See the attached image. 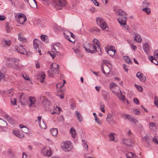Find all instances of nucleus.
<instances>
[{
  "mask_svg": "<svg viewBox=\"0 0 158 158\" xmlns=\"http://www.w3.org/2000/svg\"><path fill=\"white\" fill-rule=\"evenodd\" d=\"M124 60L126 61L129 64H131L132 63V61L130 59V58L128 56H125L124 57Z\"/></svg>",
  "mask_w": 158,
  "mask_h": 158,
  "instance_id": "f704fd0d",
  "label": "nucleus"
},
{
  "mask_svg": "<svg viewBox=\"0 0 158 158\" xmlns=\"http://www.w3.org/2000/svg\"><path fill=\"white\" fill-rule=\"evenodd\" d=\"M18 39L20 42H22L25 43L26 42V39L21 35L19 34L18 35Z\"/></svg>",
  "mask_w": 158,
  "mask_h": 158,
  "instance_id": "cd10ccee",
  "label": "nucleus"
},
{
  "mask_svg": "<svg viewBox=\"0 0 158 158\" xmlns=\"http://www.w3.org/2000/svg\"><path fill=\"white\" fill-rule=\"evenodd\" d=\"M11 103L13 105H15L16 103V99L14 98H11L10 99Z\"/></svg>",
  "mask_w": 158,
  "mask_h": 158,
  "instance_id": "13d9d810",
  "label": "nucleus"
},
{
  "mask_svg": "<svg viewBox=\"0 0 158 158\" xmlns=\"http://www.w3.org/2000/svg\"><path fill=\"white\" fill-rule=\"evenodd\" d=\"M133 101L135 104L137 105H139V101L137 98H134L133 99Z\"/></svg>",
  "mask_w": 158,
  "mask_h": 158,
  "instance_id": "0e129e2a",
  "label": "nucleus"
},
{
  "mask_svg": "<svg viewBox=\"0 0 158 158\" xmlns=\"http://www.w3.org/2000/svg\"><path fill=\"white\" fill-rule=\"evenodd\" d=\"M116 86V84L113 82H111L110 84L109 87L110 89L112 91L114 92L113 89L114 87Z\"/></svg>",
  "mask_w": 158,
  "mask_h": 158,
  "instance_id": "72a5a7b5",
  "label": "nucleus"
},
{
  "mask_svg": "<svg viewBox=\"0 0 158 158\" xmlns=\"http://www.w3.org/2000/svg\"><path fill=\"white\" fill-rule=\"evenodd\" d=\"M59 70H49L48 71V76L50 77H52L56 74L59 73Z\"/></svg>",
  "mask_w": 158,
  "mask_h": 158,
  "instance_id": "9b49d317",
  "label": "nucleus"
},
{
  "mask_svg": "<svg viewBox=\"0 0 158 158\" xmlns=\"http://www.w3.org/2000/svg\"><path fill=\"white\" fill-rule=\"evenodd\" d=\"M143 75V73H142L140 72H138L136 74V76L137 77L139 78V79L142 77Z\"/></svg>",
  "mask_w": 158,
  "mask_h": 158,
  "instance_id": "4d7b16f0",
  "label": "nucleus"
},
{
  "mask_svg": "<svg viewBox=\"0 0 158 158\" xmlns=\"http://www.w3.org/2000/svg\"><path fill=\"white\" fill-rule=\"evenodd\" d=\"M24 1L27 2L29 4H30V2L31 3H33L35 6V4L34 0H24Z\"/></svg>",
  "mask_w": 158,
  "mask_h": 158,
  "instance_id": "6e6d98bb",
  "label": "nucleus"
},
{
  "mask_svg": "<svg viewBox=\"0 0 158 158\" xmlns=\"http://www.w3.org/2000/svg\"><path fill=\"white\" fill-rule=\"evenodd\" d=\"M120 92V96L119 98V99L123 101H124L125 100V96L121 94V91Z\"/></svg>",
  "mask_w": 158,
  "mask_h": 158,
  "instance_id": "603ef678",
  "label": "nucleus"
},
{
  "mask_svg": "<svg viewBox=\"0 0 158 158\" xmlns=\"http://www.w3.org/2000/svg\"><path fill=\"white\" fill-rule=\"evenodd\" d=\"M39 77L38 78V79L41 83H43L44 82L45 79V75L43 72L40 73L38 74Z\"/></svg>",
  "mask_w": 158,
  "mask_h": 158,
  "instance_id": "9d476101",
  "label": "nucleus"
},
{
  "mask_svg": "<svg viewBox=\"0 0 158 158\" xmlns=\"http://www.w3.org/2000/svg\"><path fill=\"white\" fill-rule=\"evenodd\" d=\"M5 29L7 31V33L9 32L10 30L12 28L11 27H10L8 25V23H6L5 25Z\"/></svg>",
  "mask_w": 158,
  "mask_h": 158,
  "instance_id": "ea45409f",
  "label": "nucleus"
},
{
  "mask_svg": "<svg viewBox=\"0 0 158 158\" xmlns=\"http://www.w3.org/2000/svg\"><path fill=\"white\" fill-rule=\"evenodd\" d=\"M46 36L45 35H42L40 36V38L42 40L44 41L46 40Z\"/></svg>",
  "mask_w": 158,
  "mask_h": 158,
  "instance_id": "338daca9",
  "label": "nucleus"
},
{
  "mask_svg": "<svg viewBox=\"0 0 158 158\" xmlns=\"http://www.w3.org/2000/svg\"><path fill=\"white\" fill-rule=\"evenodd\" d=\"M153 56L158 59V49L156 50L153 53Z\"/></svg>",
  "mask_w": 158,
  "mask_h": 158,
  "instance_id": "bf43d9fd",
  "label": "nucleus"
},
{
  "mask_svg": "<svg viewBox=\"0 0 158 158\" xmlns=\"http://www.w3.org/2000/svg\"><path fill=\"white\" fill-rule=\"evenodd\" d=\"M96 21L97 24L99 26L102 30L107 29V24L103 19L100 17H97L96 19Z\"/></svg>",
  "mask_w": 158,
  "mask_h": 158,
  "instance_id": "20e7f679",
  "label": "nucleus"
},
{
  "mask_svg": "<svg viewBox=\"0 0 158 158\" xmlns=\"http://www.w3.org/2000/svg\"><path fill=\"white\" fill-rule=\"evenodd\" d=\"M39 125L41 128H42L43 129H45L47 128L46 125L44 123L43 121V122L41 123L39 122Z\"/></svg>",
  "mask_w": 158,
  "mask_h": 158,
  "instance_id": "09e8293b",
  "label": "nucleus"
},
{
  "mask_svg": "<svg viewBox=\"0 0 158 158\" xmlns=\"http://www.w3.org/2000/svg\"><path fill=\"white\" fill-rule=\"evenodd\" d=\"M118 14L120 16L119 17L122 18L123 21L124 22L127 21V13L122 10H118Z\"/></svg>",
  "mask_w": 158,
  "mask_h": 158,
  "instance_id": "6e6552de",
  "label": "nucleus"
},
{
  "mask_svg": "<svg viewBox=\"0 0 158 158\" xmlns=\"http://www.w3.org/2000/svg\"><path fill=\"white\" fill-rule=\"evenodd\" d=\"M48 53H49L50 55L51 56L52 59H54L55 56L56 54V52H53V51L52 52H48Z\"/></svg>",
  "mask_w": 158,
  "mask_h": 158,
  "instance_id": "3c124183",
  "label": "nucleus"
},
{
  "mask_svg": "<svg viewBox=\"0 0 158 158\" xmlns=\"http://www.w3.org/2000/svg\"><path fill=\"white\" fill-rule=\"evenodd\" d=\"M143 141L146 143L148 144L150 142V140L148 136H144L142 138Z\"/></svg>",
  "mask_w": 158,
  "mask_h": 158,
  "instance_id": "c85d7f7f",
  "label": "nucleus"
},
{
  "mask_svg": "<svg viewBox=\"0 0 158 158\" xmlns=\"http://www.w3.org/2000/svg\"><path fill=\"white\" fill-rule=\"evenodd\" d=\"M150 4V3L148 2L147 0H145L143 3V6L146 7H149Z\"/></svg>",
  "mask_w": 158,
  "mask_h": 158,
  "instance_id": "58836bf2",
  "label": "nucleus"
},
{
  "mask_svg": "<svg viewBox=\"0 0 158 158\" xmlns=\"http://www.w3.org/2000/svg\"><path fill=\"white\" fill-rule=\"evenodd\" d=\"M24 17H26L25 15L24 14L22 13H20V14L17 16V14L16 16H15V20L17 19H19V18Z\"/></svg>",
  "mask_w": 158,
  "mask_h": 158,
  "instance_id": "c9c22d12",
  "label": "nucleus"
},
{
  "mask_svg": "<svg viewBox=\"0 0 158 158\" xmlns=\"http://www.w3.org/2000/svg\"><path fill=\"white\" fill-rule=\"evenodd\" d=\"M19 126L22 129V131L23 132L25 133H27L28 132V129L25 126H23V125L20 124Z\"/></svg>",
  "mask_w": 158,
  "mask_h": 158,
  "instance_id": "7c9ffc66",
  "label": "nucleus"
},
{
  "mask_svg": "<svg viewBox=\"0 0 158 158\" xmlns=\"http://www.w3.org/2000/svg\"><path fill=\"white\" fill-rule=\"evenodd\" d=\"M107 53L110 56H114L115 53L114 52H112V51H111V50H108L107 51Z\"/></svg>",
  "mask_w": 158,
  "mask_h": 158,
  "instance_id": "5fc2aeb1",
  "label": "nucleus"
},
{
  "mask_svg": "<svg viewBox=\"0 0 158 158\" xmlns=\"http://www.w3.org/2000/svg\"><path fill=\"white\" fill-rule=\"evenodd\" d=\"M22 75L25 80H29V77L28 76H27L26 74H23Z\"/></svg>",
  "mask_w": 158,
  "mask_h": 158,
  "instance_id": "69168bd1",
  "label": "nucleus"
},
{
  "mask_svg": "<svg viewBox=\"0 0 158 158\" xmlns=\"http://www.w3.org/2000/svg\"><path fill=\"white\" fill-rule=\"evenodd\" d=\"M149 59L150 60L151 62L154 63L156 65L158 64V61L155 59L156 57L154 56H151L149 57Z\"/></svg>",
  "mask_w": 158,
  "mask_h": 158,
  "instance_id": "aec40b11",
  "label": "nucleus"
},
{
  "mask_svg": "<svg viewBox=\"0 0 158 158\" xmlns=\"http://www.w3.org/2000/svg\"><path fill=\"white\" fill-rule=\"evenodd\" d=\"M73 50L78 57H80L82 56V54L81 53L79 49L78 48L75 49L73 48Z\"/></svg>",
  "mask_w": 158,
  "mask_h": 158,
  "instance_id": "393cba45",
  "label": "nucleus"
},
{
  "mask_svg": "<svg viewBox=\"0 0 158 158\" xmlns=\"http://www.w3.org/2000/svg\"><path fill=\"white\" fill-rule=\"evenodd\" d=\"M58 45L59 44H56L53 45L52 48V50L53 52H56L57 54L59 53V52L57 51V49L58 48Z\"/></svg>",
  "mask_w": 158,
  "mask_h": 158,
  "instance_id": "a878e982",
  "label": "nucleus"
},
{
  "mask_svg": "<svg viewBox=\"0 0 158 158\" xmlns=\"http://www.w3.org/2000/svg\"><path fill=\"white\" fill-rule=\"evenodd\" d=\"M55 30L56 31H61L63 28L59 26L56 25L55 27Z\"/></svg>",
  "mask_w": 158,
  "mask_h": 158,
  "instance_id": "79ce46f5",
  "label": "nucleus"
},
{
  "mask_svg": "<svg viewBox=\"0 0 158 158\" xmlns=\"http://www.w3.org/2000/svg\"><path fill=\"white\" fill-rule=\"evenodd\" d=\"M39 42V41L36 39H34L33 41L34 48L36 51L38 48Z\"/></svg>",
  "mask_w": 158,
  "mask_h": 158,
  "instance_id": "dca6fc26",
  "label": "nucleus"
},
{
  "mask_svg": "<svg viewBox=\"0 0 158 158\" xmlns=\"http://www.w3.org/2000/svg\"><path fill=\"white\" fill-rule=\"evenodd\" d=\"M4 117L5 119L8 121L10 123H11V124L14 123L13 122L14 121V120L11 117L6 114L4 115Z\"/></svg>",
  "mask_w": 158,
  "mask_h": 158,
  "instance_id": "2eb2a0df",
  "label": "nucleus"
},
{
  "mask_svg": "<svg viewBox=\"0 0 158 158\" xmlns=\"http://www.w3.org/2000/svg\"><path fill=\"white\" fill-rule=\"evenodd\" d=\"M13 133L15 135L19 138H22L23 136V135L22 134L19 133V132L17 131H13Z\"/></svg>",
  "mask_w": 158,
  "mask_h": 158,
  "instance_id": "c756f323",
  "label": "nucleus"
},
{
  "mask_svg": "<svg viewBox=\"0 0 158 158\" xmlns=\"http://www.w3.org/2000/svg\"><path fill=\"white\" fill-rule=\"evenodd\" d=\"M34 1L35 4V6L34 4L33 3H31V2H30V4H29V5L32 7L35 8V7H37V5L35 1V0H34Z\"/></svg>",
  "mask_w": 158,
  "mask_h": 158,
  "instance_id": "680f3d73",
  "label": "nucleus"
},
{
  "mask_svg": "<svg viewBox=\"0 0 158 158\" xmlns=\"http://www.w3.org/2000/svg\"><path fill=\"white\" fill-rule=\"evenodd\" d=\"M66 3L65 0H53L52 2V5L56 9L60 10L65 6Z\"/></svg>",
  "mask_w": 158,
  "mask_h": 158,
  "instance_id": "f03ea898",
  "label": "nucleus"
},
{
  "mask_svg": "<svg viewBox=\"0 0 158 158\" xmlns=\"http://www.w3.org/2000/svg\"><path fill=\"white\" fill-rule=\"evenodd\" d=\"M102 94L104 100L107 101L109 98V94L108 92L103 90L102 92Z\"/></svg>",
  "mask_w": 158,
  "mask_h": 158,
  "instance_id": "ddd939ff",
  "label": "nucleus"
},
{
  "mask_svg": "<svg viewBox=\"0 0 158 158\" xmlns=\"http://www.w3.org/2000/svg\"><path fill=\"white\" fill-rule=\"evenodd\" d=\"M143 10L145 11L148 15L150 14L151 11L150 9L149 8L146 7L143 8Z\"/></svg>",
  "mask_w": 158,
  "mask_h": 158,
  "instance_id": "c03bdc74",
  "label": "nucleus"
},
{
  "mask_svg": "<svg viewBox=\"0 0 158 158\" xmlns=\"http://www.w3.org/2000/svg\"><path fill=\"white\" fill-rule=\"evenodd\" d=\"M135 40L138 42L140 43L142 41L141 38L138 33H135L134 37Z\"/></svg>",
  "mask_w": 158,
  "mask_h": 158,
  "instance_id": "4be33fe9",
  "label": "nucleus"
},
{
  "mask_svg": "<svg viewBox=\"0 0 158 158\" xmlns=\"http://www.w3.org/2000/svg\"><path fill=\"white\" fill-rule=\"evenodd\" d=\"M67 34L68 35H70L72 38H74V37H75V35L72 32L69 31H66Z\"/></svg>",
  "mask_w": 158,
  "mask_h": 158,
  "instance_id": "e2e57ef3",
  "label": "nucleus"
},
{
  "mask_svg": "<svg viewBox=\"0 0 158 158\" xmlns=\"http://www.w3.org/2000/svg\"><path fill=\"white\" fill-rule=\"evenodd\" d=\"M41 153L44 156L48 157L51 156L52 155L51 149L48 146H46L42 148L41 150Z\"/></svg>",
  "mask_w": 158,
  "mask_h": 158,
  "instance_id": "39448f33",
  "label": "nucleus"
},
{
  "mask_svg": "<svg viewBox=\"0 0 158 158\" xmlns=\"http://www.w3.org/2000/svg\"><path fill=\"white\" fill-rule=\"evenodd\" d=\"M93 114L94 117L95 121L97 122L98 124H100L101 123V121L99 119L97 118L96 114L95 113H93Z\"/></svg>",
  "mask_w": 158,
  "mask_h": 158,
  "instance_id": "4c0bfd02",
  "label": "nucleus"
},
{
  "mask_svg": "<svg viewBox=\"0 0 158 158\" xmlns=\"http://www.w3.org/2000/svg\"><path fill=\"white\" fill-rule=\"evenodd\" d=\"M50 69H60V66L56 63H53L50 66Z\"/></svg>",
  "mask_w": 158,
  "mask_h": 158,
  "instance_id": "5701e85b",
  "label": "nucleus"
},
{
  "mask_svg": "<svg viewBox=\"0 0 158 158\" xmlns=\"http://www.w3.org/2000/svg\"><path fill=\"white\" fill-rule=\"evenodd\" d=\"M77 117V120L79 122H81L82 121L83 118L81 114L77 111H75Z\"/></svg>",
  "mask_w": 158,
  "mask_h": 158,
  "instance_id": "bb28decb",
  "label": "nucleus"
},
{
  "mask_svg": "<svg viewBox=\"0 0 158 158\" xmlns=\"http://www.w3.org/2000/svg\"><path fill=\"white\" fill-rule=\"evenodd\" d=\"M7 125V123L5 121L1 119H0V127H5Z\"/></svg>",
  "mask_w": 158,
  "mask_h": 158,
  "instance_id": "2f4dec72",
  "label": "nucleus"
},
{
  "mask_svg": "<svg viewBox=\"0 0 158 158\" xmlns=\"http://www.w3.org/2000/svg\"><path fill=\"white\" fill-rule=\"evenodd\" d=\"M134 86L136 87L137 89L140 92H142L143 91V89L141 86H139L136 84H135Z\"/></svg>",
  "mask_w": 158,
  "mask_h": 158,
  "instance_id": "a19ab883",
  "label": "nucleus"
},
{
  "mask_svg": "<svg viewBox=\"0 0 158 158\" xmlns=\"http://www.w3.org/2000/svg\"><path fill=\"white\" fill-rule=\"evenodd\" d=\"M29 101L30 102V103L29 104V106H31L34 105L35 101V99L34 97H30Z\"/></svg>",
  "mask_w": 158,
  "mask_h": 158,
  "instance_id": "b1692460",
  "label": "nucleus"
},
{
  "mask_svg": "<svg viewBox=\"0 0 158 158\" xmlns=\"http://www.w3.org/2000/svg\"><path fill=\"white\" fill-rule=\"evenodd\" d=\"M123 143L128 147H133L134 146L133 141L130 139H124Z\"/></svg>",
  "mask_w": 158,
  "mask_h": 158,
  "instance_id": "0eeeda50",
  "label": "nucleus"
},
{
  "mask_svg": "<svg viewBox=\"0 0 158 158\" xmlns=\"http://www.w3.org/2000/svg\"><path fill=\"white\" fill-rule=\"evenodd\" d=\"M115 134L114 133H110L109 135V137L110 138V141H112L114 140V135Z\"/></svg>",
  "mask_w": 158,
  "mask_h": 158,
  "instance_id": "49530a36",
  "label": "nucleus"
},
{
  "mask_svg": "<svg viewBox=\"0 0 158 158\" xmlns=\"http://www.w3.org/2000/svg\"><path fill=\"white\" fill-rule=\"evenodd\" d=\"M19 46L21 47V49L19 47H18L17 49V51L19 53L23 54H27V52L25 48H23V46L19 45Z\"/></svg>",
  "mask_w": 158,
  "mask_h": 158,
  "instance_id": "f8f14e48",
  "label": "nucleus"
},
{
  "mask_svg": "<svg viewBox=\"0 0 158 158\" xmlns=\"http://www.w3.org/2000/svg\"><path fill=\"white\" fill-rule=\"evenodd\" d=\"M93 44H88L84 48L86 52L89 53H93L97 52L98 50L101 52L100 44L99 41L96 39H94L92 41Z\"/></svg>",
  "mask_w": 158,
  "mask_h": 158,
  "instance_id": "f257e3e1",
  "label": "nucleus"
},
{
  "mask_svg": "<svg viewBox=\"0 0 158 158\" xmlns=\"http://www.w3.org/2000/svg\"><path fill=\"white\" fill-rule=\"evenodd\" d=\"M103 64L101 65V69H104L105 66H106L109 69H111L112 65L110 62L108 60H103Z\"/></svg>",
  "mask_w": 158,
  "mask_h": 158,
  "instance_id": "1a4fd4ad",
  "label": "nucleus"
},
{
  "mask_svg": "<svg viewBox=\"0 0 158 158\" xmlns=\"http://www.w3.org/2000/svg\"><path fill=\"white\" fill-rule=\"evenodd\" d=\"M102 72L105 75L107 76L110 73V72L111 71V70H107V71L106 72L104 70H102Z\"/></svg>",
  "mask_w": 158,
  "mask_h": 158,
  "instance_id": "052dcab7",
  "label": "nucleus"
},
{
  "mask_svg": "<svg viewBox=\"0 0 158 158\" xmlns=\"http://www.w3.org/2000/svg\"><path fill=\"white\" fill-rule=\"evenodd\" d=\"M140 81L143 82H145L146 81V77L145 76H143V75L142 76V77L140 79Z\"/></svg>",
  "mask_w": 158,
  "mask_h": 158,
  "instance_id": "774afa93",
  "label": "nucleus"
},
{
  "mask_svg": "<svg viewBox=\"0 0 158 158\" xmlns=\"http://www.w3.org/2000/svg\"><path fill=\"white\" fill-rule=\"evenodd\" d=\"M133 153L132 152H129L126 154V157L127 158H132V157Z\"/></svg>",
  "mask_w": 158,
  "mask_h": 158,
  "instance_id": "864d4df0",
  "label": "nucleus"
},
{
  "mask_svg": "<svg viewBox=\"0 0 158 158\" xmlns=\"http://www.w3.org/2000/svg\"><path fill=\"white\" fill-rule=\"evenodd\" d=\"M61 146L63 150L65 152L71 151L73 149L72 143L69 141H66L62 143Z\"/></svg>",
  "mask_w": 158,
  "mask_h": 158,
  "instance_id": "7ed1b4c3",
  "label": "nucleus"
},
{
  "mask_svg": "<svg viewBox=\"0 0 158 158\" xmlns=\"http://www.w3.org/2000/svg\"><path fill=\"white\" fill-rule=\"evenodd\" d=\"M118 21L122 27L123 29L126 30H129V27L127 25L126 23V21L124 22L123 20V21L122 18L119 17L118 19Z\"/></svg>",
  "mask_w": 158,
  "mask_h": 158,
  "instance_id": "423d86ee",
  "label": "nucleus"
},
{
  "mask_svg": "<svg viewBox=\"0 0 158 158\" xmlns=\"http://www.w3.org/2000/svg\"><path fill=\"white\" fill-rule=\"evenodd\" d=\"M20 102L21 104H22L23 105H26L27 104L26 98H21V99L20 100Z\"/></svg>",
  "mask_w": 158,
  "mask_h": 158,
  "instance_id": "e433bc0d",
  "label": "nucleus"
},
{
  "mask_svg": "<svg viewBox=\"0 0 158 158\" xmlns=\"http://www.w3.org/2000/svg\"><path fill=\"white\" fill-rule=\"evenodd\" d=\"M143 48L145 52L147 54L149 50L148 44V43H146L143 44Z\"/></svg>",
  "mask_w": 158,
  "mask_h": 158,
  "instance_id": "f3484780",
  "label": "nucleus"
},
{
  "mask_svg": "<svg viewBox=\"0 0 158 158\" xmlns=\"http://www.w3.org/2000/svg\"><path fill=\"white\" fill-rule=\"evenodd\" d=\"M92 31H93V33H94V32H96V33L97 34L99 33L100 30L98 28L94 27L92 29Z\"/></svg>",
  "mask_w": 158,
  "mask_h": 158,
  "instance_id": "8fccbe9b",
  "label": "nucleus"
},
{
  "mask_svg": "<svg viewBox=\"0 0 158 158\" xmlns=\"http://www.w3.org/2000/svg\"><path fill=\"white\" fill-rule=\"evenodd\" d=\"M64 37L68 40L70 41H71L70 40V36H69V35H68L66 33V31H64Z\"/></svg>",
  "mask_w": 158,
  "mask_h": 158,
  "instance_id": "37998d69",
  "label": "nucleus"
},
{
  "mask_svg": "<svg viewBox=\"0 0 158 158\" xmlns=\"http://www.w3.org/2000/svg\"><path fill=\"white\" fill-rule=\"evenodd\" d=\"M51 104V102L48 99H45L42 102V105L45 107L47 108Z\"/></svg>",
  "mask_w": 158,
  "mask_h": 158,
  "instance_id": "4468645a",
  "label": "nucleus"
},
{
  "mask_svg": "<svg viewBox=\"0 0 158 158\" xmlns=\"http://www.w3.org/2000/svg\"><path fill=\"white\" fill-rule=\"evenodd\" d=\"M154 103L155 105L158 108V98L156 96L154 97Z\"/></svg>",
  "mask_w": 158,
  "mask_h": 158,
  "instance_id": "de8ad7c7",
  "label": "nucleus"
},
{
  "mask_svg": "<svg viewBox=\"0 0 158 158\" xmlns=\"http://www.w3.org/2000/svg\"><path fill=\"white\" fill-rule=\"evenodd\" d=\"M51 132L53 136L56 135L58 133L57 129L56 128L51 129H50Z\"/></svg>",
  "mask_w": 158,
  "mask_h": 158,
  "instance_id": "473e14b6",
  "label": "nucleus"
},
{
  "mask_svg": "<svg viewBox=\"0 0 158 158\" xmlns=\"http://www.w3.org/2000/svg\"><path fill=\"white\" fill-rule=\"evenodd\" d=\"M5 45L7 46L8 47L11 44V42L10 40H4L3 41Z\"/></svg>",
  "mask_w": 158,
  "mask_h": 158,
  "instance_id": "a18cd8bd",
  "label": "nucleus"
},
{
  "mask_svg": "<svg viewBox=\"0 0 158 158\" xmlns=\"http://www.w3.org/2000/svg\"><path fill=\"white\" fill-rule=\"evenodd\" d=\"M70 131L72 137L73 138H75L76 137V130H75L74 128L73 127L71 128L70 129Z\"/></svg>",
  "mask_w": 158,
  "mask_h": 158,
  "instance_id": "6ab92c4d",
  "label": "nucleus"
},
{
  "mask_svg": "<svg viewBox=\"0 0 158 158\" xmlns=\"http://www.w3.org/2000/svg\"><path fill=\"white\" fill-rule=\"evenodd\" d=\"M16 20L20 24H23L27 20V18L26 17H24L18 19H17Z\"/></svg>",
  "mask_w": 158,
  "mask_h": 158,
  "instance_id": "a211bd4d",
  "label": "nucleus"
},
{
  "mask_svg": "<svg viewBox=\"0 0 158 158\" xmlns=\"http://www.w3.org/2000/svg\"><path fill=\"white\" fill-rule=\"evenodd\" d=\"M5 93L9 97L13 96L14 94L13 89H11L5 91Z\"/></svg>",
  "mask_w": 158,
  "mask_h": 158,
  "instance_id": "412c9836",
  "label": "nucleus"
}]
</instances>
